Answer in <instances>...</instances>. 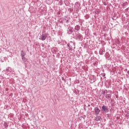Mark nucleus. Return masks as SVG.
Here are the masks:
<instances>
[{
    "mask_svg": "<svg viewBox=\"0 0 129 129\" xmlns=\"http://www.w3.org/2000/svg\"><path fill=\"white\" fill-rule=\"evenodd\" d=\"M95 114H99V113L100 112V110L98 107H96L94 109Z\"/></svg>",
    "mask_w": 129,
    "mask_h": 129,
    "instance_id": "1",
    "label": "nucleus"
},
{
    "mask_svg": "<svg viewBox=\"0 0 129 129\" xmlns=\"http://www.w3.org/2000/svg\"><path fill=\"white\" fill-rule=\"evenodd\" d=\"M47 34H42L41 36V40L42 41H45V40H46V38H47Z\"/></svg>",
    "mask_w": 129,
    "mask_h": 129,
    "instance_id": "2",
    "label": "nucleus"
},
{
    "mask_svg": "<svg viewBox=\"0 0 129 129\" xmlns=\"http://www.w3.org/2000/svg\"><path fill=\"white\" fill-rule=\"evenodd\" d=\"M102 109L103 111H104V112H105L106 111H107V108H106V107H105V106H103L102 107Z\"/></svg>",
    "mask_w": 129,
    "mask_h": 129,
    "instance_id": "3",
    "label": "nucleus"
},
{
    "mask_svg": "<svg viewBox=\"0 0 129 129\" xmlns=\"http://www.w3.org/2000/svg\"><path fill=\"white\" fill-rule=\"evenodd\" d=\"M96 120L97 121H99V120H101V117L99 116H97L96 117Z\"/></svg>",
    "mask_w": 129,
    "mask_h": 129,
    "instance_id": "4",
    "label": "nucleus"
},
{
    "mask_svg": "<svg viewBox=\"0 0 129 129\" xmlns=\"http://www.w3.org/2000/svg\"><path fill=\"white\" fill-rule=\"evenodd\" d=\"M80 29V27H79V26L78 25H77L76 27H75V29L76 30H77V31H79Z\"/></svg>",
    "mask_w": 129,
    "mask_h": 129,
    "instance_id": "5",
    "label": "nucleus"
},
{
    "mask_svg": "<svg viewBox=\"0 0 129 129\" xmlns=\"http://www.w3.org/2000/svg\"><path fill=\"white\" fill-rule=\"evenodd\" d=\"M22 59L23 60H24V59H25V55H26V53H25L24 52H23L22 54Z\"/></svg>",
    "mask_w": 129,
    "mask_h": 129,
    "instance_id": "6",
    "label": "nucleus"
},
{
    "mask_svg": "<svg viewBox=\"0 0 129 129\" xmlns=\"http://www.w3.org/2000/svg\"><path fill=\"white\" fill-rule=\"evenodd\" d=\"M69 31H70V32H71V33H72V32H73V28L70 27Z\"/></svg>",
    "mask_w": 129,
    "mask_h": 129,
    "instance_id": "7",
    "label": "nucleus"
},
{
    "mask_svg": "<svg viewBox=\"0 0 129 129\" xmlns=\"http://www.w3.org/2000/svg\"><path fill=\"white\" fill-rule=\"evenodd\" d=\"M110 97V94H107L106 95V98L109 99Z\"/></svg>",
    "mask_w": 129,
    "mask_h": 129,
    "instance_id": "8",
    "label": "nucleus"
},
{
    "mask_svg": "<svg viewBox=\"0 0 129 129\" xmlns=\"http://www.w3.org/2000/svg\"><path fill=\"white\" fill-rule=\"evenodd\" d=\"M102 93L103 94H105V93H106V91H103L102 92Z\"/></svg>",
    "mask_w": 129,
    "mask_h": 129,
    "instance_id": "9",
    "label": "nucleus"
}]
</instances>
